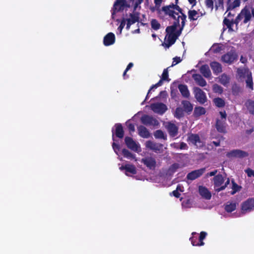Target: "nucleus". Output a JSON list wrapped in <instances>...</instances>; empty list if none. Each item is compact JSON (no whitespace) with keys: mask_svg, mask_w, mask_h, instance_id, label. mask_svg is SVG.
<instances>
[{"mask_svg":"<svg viewBox=\"0 0 254 254\" xmlns=\"http://www.w3.org/2000/svg\"><path fill=\"white\" fill-rule=\"evenodd\" d=\"M223 24L227 26V27L229 29V30H233L232 27L233 26L234 24H235L233 20H232V21H230L227 18L225 17L223 20Z\"/></svg>","mask_w":254,"mask_h":254,"instance_id":"42","label":"nucleus"},{"mask_svg":"<svg viewBox=\"0 0 254 254\" xmlns=\"http://www.w3.org/2000/svg\"><path fill=\"white\" fill-rule=\"evenodd\" d=\"M192 237L190 238V240L191 242V244L193 246H197V238L196 236H195V235H197V233L196 232H192L191 233Z\"/></svg>","mask_w":254,"mask_h":254,"instance_id":"46","label":"nucleus"},{"mask_svg":"<svg viewBox=\"0 0 254 254\" xmlns=\"http://www.w3.org/2000/svg\"><path fill=\"white\" fill-rule=\"evenodd\" d=\"M116 37L112 32H109L106 34L103 39V44L105 46H109L114 44L115 42Z\"/></svg>","mask_w":254,"mask_h":254,"instance_id":"17","label":"nucleus"},{"mask_svg":"<svg viewBox=\"0 0 254 254\" xmlns=\"http://www.w3.org/2000/svg\"><path fill=\"white\" fill-rule=\"evenodd\" d=\"M222 50V47L219 44H215L212 46V50L214 53H219Z\"/></svg>","mask_w":254,"mask_h":254,"instance_id":"49","label":"nucleus"},{"mask_svg":"<svg viewBox=\"0 0 254 254\" xmlns=\"http://www.w3.org/2000/svg\"><path fill=\"white\" fill-rule=\"evenodd\" d=\"M179 149L181 150H187L188 146L185 142H182L179 145Z\"/></svg>","mask_w":254,"mask_h":254,"instance_id":"60","label":"nucleus"},{"mask_svg":"<svg viewBox=\"0 0 254 254\" xmlns=\"http://www.w3.org/2000/svg\"><path fill=\"white\" fill-rule=\"evenodd\" d=\"M238 57L236 51L232 49L229 52L222 55L221 59L222 62L230 64L237 60Z\"/></svg>","mask_w":254,"mask_h":254,"instance_id":"4","label":"nucleus"},{"mask_svg":"<svg viewBox=\"0 0 254 254\" xmlns=\"http://www.w3.org/2000/svg\"><path fill=\"white\" fill-rule=\"evenodd\" d=\"M177 10L179 13H182V9L178 4L171 3L168 5L163 6L161 8V12L163 11L165 15H172L173 14H178L174 10Z\"/></svg>","mask_w":254,"mask_h":254,"instance_id":"3","label":"nucleus"},{"mask_svg":"<svg viewBox=\"0 0 254 254\" xmlns=\"http://www.w3.org/2000/svg\"><path fill=\"white\" fill-rule=\"evenodd\" d=\"M138 134L141 137L147 138L150 136V133L147 128L143 126L140 125L137 127Z\"/></svg>","mask_w":254,"mask_h":254,"instance_id":"22","label":"nucleus"},{"mask_svg":"<svg viewBox=\"0 0 254 254\" xmlns=\"http://www.w3.org/2000/svg\"><path fill=\"white\" fill-rule=\"evenodd\" d=\"M205 168H202L192 171L188 174L187 178L190 180H194L201 176L205 172Z\"/></svg>","mask_w":254,"mask_h":254,"instance_id":"13","label":"nucleus"},{"mask_svg":"<svg viewBox=\"0 0 254 254\" xmlns=\"http://www.w3.org/2000/svg\"><path fill=\"white\" fill-rule=\"evenodd\" d=\"M198 13L195 10H190L188 11L189 18L190 21H194L197 19L198 16Z\"/></svg>","mask_w":254,"mask_h":254,"instance_id":"36","label":"nucleus"},{"mask_svg":"<svg viewBox=\"0 0 254 254\" xmlns=\"http://www.w3.org/2000/svg\"><path fill=\"white\" fill-rule=\"evenodd\" d=\"M213 102L215 105L216 106H217L218 108H222L225 106V102L224 100L219 97L215 98L213 100Z\"/></svg>","mask_w":254,"mask_h":254,"instance_id":"35","label":"nucleus"},{"mask_svg":"<svg viewBox=\"0 0 254 254\" xmlns=\"http://www.w3.org/2000/svg\"><path fill=\"white\" fill-rule=\"evenodd\" d=\"M241 13L244 17L243 21L244 23L246 24L252 18V15L250 11V7L248 6H245L241 11Z\"/></svg>","mask_w":254,"mask_h":254,"instance_id":"19","label":"nucleus"},{"mask_svg":"<svg viewBox=\"0 0 254 254\" xmlns=\"http://www.w3.org/2000/svg\"><path fill=\"white\" fill-rule=\"evenodd\" d=\"M125 142L127 148L135 152L138 151L139 146L131 137L126 136L125 138Z\"/></svg>","mask_w":254,"mask_h":254,"instance_id":"15","label":"nucleus"},{"mask_svg":"<svg viewBox=\"0 0 254 254\" xmlns=\"http://www.w3.org/2000/svg\"><path fill=\"white\" fill-rule=\"evenodd\" d=\"M229 183H230V179L229 178H227V181L225 183L224 185L222 186H221L220 187H219L218 188H216L215 189L216 191L219 192L220 191H222V190H224L227 187L228 185L229 184Z\"/></svg>","mask_w":254,"mask_h":254,"instance_id":"50","label":"nucleus"},{"mask_svg":"<svg viewBox=\"0 0 254 254\" xmlns=\"http://www.w3.org/2000/svg\"><path fill=\"white\" fill-rule=\"evenodd\" d=\"M179 188V187L178 186L177 189L176 190H173L172 192L173 195L176 198H179L181 195V194L178 191Z\"/></svg>","mask_w":254,"mask_h":254,"instance_id":"61","label":"nucleus"},{"mask_svg":"<svg viewBox=\"0 0 254 254\" xmlns=\"http://www.w3.org/2000/svg\"><path fill=\"white\" fill-rule=\"evenodd\" d=\"M207 236V233L204 231H202L200 232L199 238L200 240H204Z\"/></svg>","mask_w":254,"mask_h":254,"instance_id":"64","label":"nucleus"},{"mask_svg":"<svg viewBox=\"0 0 254 254\" xmlns=\"http://www.w3.org/2000/svg\"><path fill=\"white\" fill-rule=\"evenodd\" d=\"M141 162L150 170H154L156 166V160L151 157H147L141 159Z\"/></svg>","mask_w":254,"mask_h":254,"instance_id":"14","label":"nucleus"},{"mask_svg":"<svg viewBox=\"0 0 254 254\" xmlns=\"http://www.w3.org/2000/svg\"><path fill=\"white\" fill-rule=\"evenodd\" d=\"M185 111L181 107H177L175 110V117L177 119H181L184 116Z\"/></svg>","mask_w":254,"mask_h":254,"instance_id":"38","label":"nucleus"},{"mask_svg":"<svg viewBox=\"0 0 254 254\" xmlns=\"http://www.w3.org/2000/svg\"><path fill=\"white\" fill-rule=\"evenodd\" d=\"M246 173L247 174V175L249 177H254V171L250 168H248L245 170Z\"/></svg>","mask_w":254,"mask_h":254,"instance_id":"58","label":"nucleus"},{"mask_svg":"<svg viewBox=\"0 0 254 254\" xmlns=\"http://www.w3.org/2000/svg\"><path fill=\"white\" fill-rule=\"evenodd\" d=\"M126 0H117L114 3V6L117 5H120L121 6H125L126 5Z\"/></svg>","mask_w":254,"mask_h":254,"instance_id":"53","label":"nucleus"},{"mask_svg":"<svg viewBox=\"0 0 254 254\" xmlns=\"http://www.w3.org/2000/svg\"><path fill=\"white\" fill-rule=\"evenodd\" d=\"M237 204L235 201H228L224 205V209L228 213L232 212L236 209Z\"/></svg>","mask_w":254,"mask_h":254,"instance_id":"28","label":"nucleus"},{"mask_svg":"<svg viewBox=\"0 0 254 254\" xmlns=\"http://www.w3.org/2000/svg\"><path fill=\"white\" fill-rule=\"evenodd\" d=\"M183 106V109L186 113L190 115L193 110L192 104L188 100H183L181 102Z\"/></svg>","mask_w":254,"mask_h":254,"instance_id":"24","label":"nucleus"},{"mask_svg":"<svg viewBox=\"0 0 254 254\" xmlns=\"http://www.w3.org/2000/svg\"><path fill=\"white\" fill-rule=\"evenodd\" d=\"M179 165L177 163H174L173 164H172L170 167L169 168V171L174 173H175L176 170L179 168Z\"/></svg>","mask_w":254,"mask_h":254,"instance_id":"52","label":"nucleus"},{"mask_svg":"<svg viewBox=\"0 0 254 254\" xmlns=\"http://www.w3.org/2000/svg\"><path fill=\"white\" fill-rule=\"evenodd\" d=\"M210 66L213 71V73L217 75L222 71L221 64L217 62H212L210 63Z\"/></svg>","mask_w":254,"mask_h":254,"instance_id":"20","label":"nucleus"},{"mask_svg":"<svg viewBox=\"0 0 254 254\" xmlns=\"http://www.w3.org/2000/svg\"><path fill=\"white\" fill-rule=\"evenodd\" d=\"M115 130L112 129V138L114 140V135L119 138H122L124 136V130L123 129V126L120 123H117L115 125Z\"/></svg>","mask_w":254,"mask_h":254,"instance_id":"12","label":"nucleus"},{"mask_svg":"<svg viewBox=\"0 0 254 254\" xmlns=\"http://www.w3.org/2000/svg\"><path fill=\"white\" fill-rule=\"evenodd\" d=\"M130 19L132 20V23H135L139 21V14L138 12L134 13H130L129 14Z\"/></svg>","mask_w":254,"mask_h":254,"instance_id":"47","label":"nucleus"},{"mask_svg":"<svg viewBox=\"0 0 254 254\" xmlns=\"http://www.w3.org/2000/svg\"><path fill=\"white\" fill-rule=\"evenodd\" d=\"M151 27L154 30H158L160 28V24L158 22V21L155 19H153L151 21Z\"/></svg>","mask_w":254,"mask_h":254,"instance_id":"45","label":"nucleus"},{"mask_svg":"<svg viewBox=\"0 0 254 254\" xmlns=\"http://www.w3.org/2000/svg\"><path fill=\"white\" fill-rule=\"evenodd\" d=\"M212 90L214 93L221 94L223 92V88L217 84H214L212 86Z\"/></svg>","mask_w":254,"mask_h":254,"instance_id":"44","label":"nucleus"},{"mask_svg":"<svg viewBox=\"0 0 254 254\" xmlns=\"http://www.w3.org/2000/svg\"><path fill=\"white\" fill-rule=\"evenodd\" d=\"M200 73L205 78H209L211 76V72L209 66L205 64L201 66L199 69Z\"/></svg>","mask_w":254,"mask_h":254,"instance_id":"25","label":"nucleus"},{"mask_svg":"<svg viewBox=\"0 0 254 254\" xmlns=\"http://www.w3.org/2000/svg\"><path fill=\"white\" fill-rule=\"evenodd\" d=\"M146 147L154 151H157L159 150V148L157 144L150 140L146 141Z\"/></svg>","mask_w":254,"mask_h":254,"instance_id":"40","label":"nucleus"},{"mask_svg":"<svg viewBox=\"0 0 254 254\" xmlns=\"http://www.w3.org/2000/svg\"><path fill=\"white\" fill-rule=\"evenodd\" d=\"M219 82L224 86H227L230 82V77L225 73H223L219 77Z\"/></svg>","mask_w":254,"mask_h":254,"instance_id":"32","label":"nucleus"},{"mask_svg":"<svg viewBox=\"0 0 254 254\" xmlns=\"http://www.w3.org/2000/svg\"><path fill=\"white\" fill-rule=\"evenodd\" d=\"M215 127L218 132L221 133L226 132V121L217 119Z\"/></svg>","mask_w":254,"mask_h":254,"instance_id":"21","label":"nucleus"},{"mask_svg":"<svg viewBox=\"0 0 254 254\" xmlns=\"http://www.w3.org/2000/svg\"><path fill=\"white\" fill-rule=\"evenodd\" d=\"M232 189L233 190L231 192V194H235L236 192L240 190V187L237 185L234 180L232 181Z\"/></svg>","mask_w":254,"mask_h":254,"instance_id":"48","label":"nucleus"},{"mask_svg":"<svg viewBox=\"0 0 254 254\" xmlns=\"http://www.w3.org/2000/svg\"><path fill=\"white\" fill-rule=\"evenodd\" d=\"M112 147H113L114 151L117 154L118 153V151H119L120 149V145L118 144H117L114 142L112 143Z\"/></svg>","mask_w":254,"mask_h":254,"instance_id":"57","label":"nucleus"},{"mask_svg":"<svg viewBox=\"0 0 254 254\" xmlns=\"http://www.w3.org/2000/svg\"><path fill=\"white\" fill-rule=\"evenodd\" d=\"M142 124L146 126H158L159 123L158 121L151 116L144 115L140 119Z\"/></svg>","mask_w":254,"mask_h":254,"instance_id":"7","label":"nucleus"},{"mask_svg":"<svg viewBox=\"0 0 254 254\" xmlns=\"http://www.w3.org/2000/svg\"><path fill=\"white\" fill-rule=\"evenodd\" d=\"M240 0H234L233 2H231V0H227V11L232 10L240 5ZM224 4V0H218L215 3L216 9H217L218 7H223Z\"/></svg>","mask_w":254,"mask_h":254,"instance_id":"6","label":"nucleus"},{"mask_svg":"<svg viewBox=\"0 0 254 254\" xmlns=\"http://www.w3.org/2000/svg\"><path fill=\"white\" fill-rule=\"evenodd\" d=\"M178 89L181 92L182 95L186 98H189L190 93L188 89V86L185 84H180L178 85Z\"/></svg>","mask_w":254,"mask_h":254,"instance_id":"27","label":"nucleus"},{"mask_svg":"<svg viewBox=\"0 0 254 254\" xmlns=\"http://www.w3.org/2000/svg\"><path fill=\"white\" fill-rule=\"evenodd\" d=\"M121 170H125V174L127 176H129L128 173H130L132 175H135L136 174V169L134 165L132 164H126L125 165H122L120 167Z\"/></svg>","mask_w":254,"mask_h":254,"instance_id":"18","label":"nucleus"},{"mask_svg":"<svg viewBox=\"0 0 254 254\" xmlns=\"http://www.w3.org/2000/svg\"><path fill=\"white\" fill-rule=\"evenodd\" d=\"M245 106L249 114L254 116V101L248 99L245 103Z\"/></svg>","mask_w":254,"mask_h":254,"instance_id":"29","label":"nucleus"},{"mask_svg":"<svg viewBox=\"0 0 254 254\" xmlns=\"http://www.w3.org/2000/svg\"><path fill=\"white\" fill-rule=\"evenodd\" d=\"M198 191L200 195L206 199H210L211 197V194L208 189L203 186H199Z\"/></svg>","mask_w":254,"mask_h":254,"instance_id":"23","label":"nucleus"},{"mask_svg":"<svg viewBox=\"0 0 254 254\" xmlns=\"http://www.w3.org/2000/svg\"><path fill=\"white\" fill-rule=\"evenodd\" d=\"M192 77L195 82L200 86L204 87L206 85V81L201 75L199 74H193Z\"/></svg>","mask_w":254,"mask_h":254,"instance_id":"26","label":"nucleus"},{"mask_svg":"<svg viewBox=\"0 0 254 254\" xmlns=\"http://www.w3.org/2000/svg\"><path fill=\"white\" fill-rule=\"evenodd\" d=\"M187 141L189 144L193 145L196 148H201L204 146L203 141L201 140L198 134L188 133Z\"/></svg>","mask_w":254,"mask_h":254,"instance_id":"2","label":"nucleus"},{"mask_svg":"<svg viewBox=\"0 0 254 254\" xmlns=\"http://www.w3.org/2000/svg\"><path fill=\"white\" fill-rule=\"evenodd\" d=\"M183 17L184 18H185L184 17ZM184 27V19H183L182 26H180L179 29L177 31H176V29H174L172 31L169 28V26H167L166 28V32L167 33L165 38L166 41L162 44L163 46L166 48H169L173 45L176 42L178 37L181 35Z\"/></svg>","mask_w":254,"mask_h":254,"instance_id":"1","label":"nucleus"},{"mask_svg":"<svg viewBox=\"0 0 254 254\" xmlns=\"http://www.w3.org/2000/svg\"><path fill=\"white\" fill-rule=\"evenodd\" d=\"M205 3L207 7L210 8L211 9L213 8L214 2L213 0H205Z\"/></svg>","mask_w":254,"mask_h":254,"instance_id":"54","label":"nucleus"},{"mask_svg":"<svg viewBox=\"0 0 254 254\" xmlns=\"http://www.w3.org/2000/svg\"><path fill=\"white\" fill-rule=\"evenodd\" d=\"M131 1H135L134 5V10H135L138 5L141 4L143 0H130Z\"/></svg>","mask_w":254,"mask_h":254,"instance_id":"62","label":"nucleus"},{"mask_svg":"<svg viewBox=\"0 0 254 254\" xmlns=\"http://www.w3.org/2000/svg\"><path fill=\"white\" fill-rule=\"evenodd\" d=\"M163 0H154V3L155 4V7L153 8L151 10L152 11H154L155 9L157 11V13L158 15H160L161 14V9L160 8L161 4Z\"/></svg>","mask_w":254,"mask_h":254,"instance_id":"41","label":"nucleus"},{"mask_svg":"<svg viewBox=\"0 0 254 254\" xmlns=\"http://www.w3.org/2000/svg\"><path fill=\"white\" fill-rule=\"evenodd\" d=\"M127 128L130 132H134L135 131V127L134 124L132 123H127Z\"/></svg>","mask_w":254,"mask_h":254,"instance_id":"59","label":"nucleus"},{"mask_svg":"<svg viewBox=\"0 0 254 254\" xmlns=\"http://www.w3.org/2000/svg\"><path fill=\"white\" fill-rule=\"evenodd\" d=\"M237 73L240 78H245L251 73L248 69H237Z\"/></svg>","mask_w":254,"mask_h":254,"instance_id":"34","label":"nucleus"},{"mask_svg":"<svg viewBox=\"0 0 254 254\" xmlns=\"http://www.w3.org/2000/svg\"><path fill=\"white\" fill-rule=\"evenodd\" d=\"M193 92L195 99L200 104H204L206 102V94L200 88L194 87Z\"/></svg>","mask_w":254,"mask_h":254,"instance_id":"9","label":"nucleus"},{"mask_svg":"<svg viewBox=\"0 0 254 254\" xmlns=\"http://www.w3.org/2000/svg\"><path fill=\"white\" fill-rule=\"evenodd\" d=\"M173 61L172 66L175 65L179 63H180L182 61V59L179 57H175L173 58Z\"/></svg>","mask_w":254,"mask_h":254,"instance_id":"56","label":"nucleus"},{"mask_svg":"<svg viewBox=\"0 0 254 254\" xmlns=\"http://www.w3.org/2000/svg\"><path fill=\"white\" fill-rule=\"evenodd\" d=\"M246 78L247 79L246 80V82L247 87L250 88L251 90H253V81L252 73L249 74V75L247 76Z\"/></svg>","mask_w":254,"mask_h":254,"instance_id":"39","label":"nucleus"},{"mask_svg":"<svg viewBox=\"0 0 254 254\" xmlns=\"http://www.w3.org/2000/svg\"><path fill=\"white\" fill-rule=\"evenodd\" d=\"M150 108L154 113L160 115L163 114L167 110L166 105L162 103H152L150 105Z\"/></svg>","mask_w":254,"mask_h":254,"instance_id":"11","label":"nucleus"},{"mask_svg":"<svg viewBox=\"0 0 254 254\" xmlns=\"http://www.w3.org/2000/svg\"><path fill=\"white\" fill-rule=\"evenodd\" d=\"M170 94H171V98L172 99L176 100L177 98H178V94H179L177 89H171Z\"/></svg>","mask_w":254,"mask_h":254,"instance_id":"51","label":"nucleus"},{"mask_svg":"<svg viewBox=\"0 0 254 254\" xmlns=\"http://www.w3.org/2000/svg\"><path fill=\"white\" fill-rule=\"evenodd\" d=\"M166 128L171 137H174L178 134V127L174 123L168 122L166 126Z\"/></svg>","mask_w":254,"mask_h":254,"instance_id":"16","label":"nucleus"},{"mask_svg":"<svg viewBox=\"0 0 254 254\" xmlns=\"http://www.w3.org/2000/svg\"><path fill=\"white\" fill-rule=\"evenodd\" d=\"M178 14L176 15V14H173V16L172 15H169L170 17L172 18L173 19H174V21L173 22V24L171 26H169V28L171 29V30H174V29L177 30V28L179 26H180V19L181 20V23L183 21V19H184V22L185 24H186V21L187 18V15L183 13V10L182 11V13L178 12ZM182 26V24H181V26Z\"/></svg>","mask_w":254,"mask_h":254,"instance_id":"5","label":"nucleus"},{"mask_svg":"<svg viewBox=\"0 0 254 254\" xmlns=\"http://www.w3.org/2000/svg\"><path fill=\"white\" fill-rule=\"evenodd\" d=\"M243 16H242L241 13L240 12L236 17L235 19L234 20V22L236 25H238L240 21L242 19Z\"/></svg>","mask_w":254,"mask_h":254,"instance_id":"55","label":"nucleus"},{"mask_svg":"<svg viewBox=\"0 0 254 254\" xmlns=\"http://www.w3.org/2000/svg\"><path fill=\"white\" fill-rule=\"evenodd\" d=\"M206 113V110L201 106H196L194 108L193 116L194 118H198Z\"/></svg>","mask_w":254,"mask_h":254,"instance_id":"31","label":"nucleus"},{"mask_svg":"<svg viewBox=\"0 0 254 254\" xmlns=\"http://www.w3.org/2000/svg\"><path fill=\"white\" fill-rule=\"evenodd\" d=\"M254 209V199L250 198L241 204V212L243 214L251 211Z\"/></svg>","mask_w":254,"mask_h":254,"instance_id":"8","label":"nucleus"},{"mask_svg":"<svg viewBox=\"0 0 254 254\" xmlns=\"http://www.w3.org/2000/svg\"><path fill=\"white\" fill-rule=\"evenodd\" d=\"M122 154L124 157L127 159H134L135 158V155L131 153L126 148L123 149Z\"/></svg>","mask_w":254,"mask_h":254,"instance_id":"37","label":"nucleus"},{"mask_svg":"<svg viewBox=\"0 0 254 254\" xmlns=\"http://www.w3.org/2000/svg\"><path fill=\"white\" fill-rule=\"evenodd\" d=\"M214 185L215 188H218L221 186L224 182V179L221 174H218L213 178Z\"/></svg>","mask_w":254,"mask_h":254,"instance_id":"30","label":"nucleus"},{"mask_svg":"<svg viewBox=\"0 0 254 254\" xmlns=\"http://www.w3.org/2000/svg\"><path fill=\"white\" fill-rule=\"evenodd\" d=\"M161 78L164 80L165 81L169 82L171 79L169 78L168 67L163 70V73L161 76Z\"/></svg>","mask_w":254,"mask_h":254,"instance_id":"43","label":"nucleus"},{"mask_svg":"<svg viewBox=\"0 0 254 254\" xmlns=\"http://www.w3.org/2000/svg\"><path fill=\"white\" fill-rule=\"evenodd\" d=\"M154 136L155 138L157 139H162L164 140H167V135L165 134L164 132L161 129L156 130L154 132Z\"/></svg>","mask_w":254,"mask_h":254,"instance_id":"33","label":"nucleus"},{"mask_svg":"<svg viewBox=\"0 0 254 254\" xmlns=\"http://www.w3.org/2000/svg\"><path fill=\"white\" fill-rule=\"evenodd\" d=\"M219 114H220V115L221 116V120L226 121V117H227V115H226V112L225 111H221V112H219Z\"/></svg>","mask_w":254,"mask_h":254,"instance_id":"63","label":"nucleus"},{"mask_svg":"<svg viewBox=\"0 0 254 254\" xmlns=\"http://www.w3.org/2000/svg\"><path fill=\"white\" fill-rule=\"evenodd\" d=\"M249 154L246 151L239 150L234 149L226 153V156L229 158H242L248 156Z\"/></svg>","mask_w":254,"mask_h":254,"instance_id":"10","label":"nucleus"}]
</instances>
